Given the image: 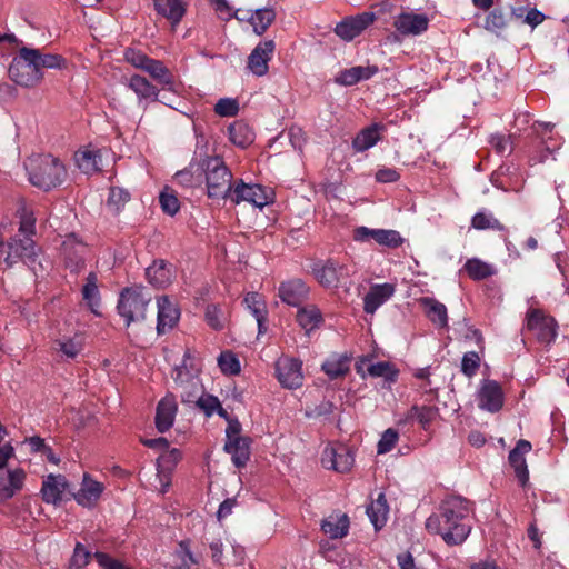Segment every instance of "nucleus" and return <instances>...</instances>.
<instances>
[{
  "label": "nucleus",
  "instance_id": "obj_1",
  "mask_svg": "<svg viewBox=\"0 0 569 569\" xmlns=\"http://www.w3.org/2000/svg\"><path fill=\"white\" fill-rule=\"evenodd\" d=\"M473 502L461 496H448L439 505L438 511L426 520L430 533L440 535L449 546L461 545L470 535Z\"/></svg>",
  "mask_w": 569,
  "mask_h": 569
},
{
  "label": "nucleus",
  "instance_id": "obj_2",
  "mask_svg": "<svg viewBox=\"0 0 569 569\" xmlns=\"http://www.w3.org/2000/svg\"><path fill=\"white\" fill-rule=\"evenodd\" d=\"M24 167L30 183L46 192L61 186L67 178L64 163L50 153L30 156Z\"/></svg>",
  "mask_w": 569,
  "mask_h": 569
},
{
  "label": "nucleus",
  "instance_id": "obj_3",
  "mask_svg": "<svg viewBox=\"0 0 569 569\" xmlns=\"http://www.w3.org/2000/svg\"><path fill=\"white\" fill-rule=\"evenodd\" d=\"M206 173L208 197L211 199H227L230 197L233 184L232 173L220 157H206L199 163Z\"/></svg>",
  "mask_w": 569,
  "mask_h": 569
},
{
  "label": "nucleus",
  "instance_id": "obj_4",
  "mask_svg": "<svg viewBox=\"0 0 569 569\" xmlns=\"http://www.w3.org/2000/svg\"><path fill=\"white\" fill-rule=\"evenodd\" d=\"M34 53L30 48H21L9 67V77L18 86L32 88L39 84L43 78L39 71Z\"/></svg>",
  "mask_w": 569,
  "mask_h": 569
},
{
  "label": "nucleus",
  "instance_id": "obj_5",
  "mask_svg": "<svg viewBox=\"0 0 569 569\" xmlns=\"http://www.w3.org/2000/svg\"><path fill=\"white\" fill-rule=\"evenodd\" d=\"M0 257L8 268L14 266L18 261L31 264L36 261V243L32 238L13 237L7 243L0 242Z\"/></svg>",
  "mask_w": 569,
  "mask_h": 569
},
{
  "label": "nucleus",
  "instance_id": "obj_6",
  "mask_svg": "<svg viewBox=\"0 0 569 569\" xmlns=\"http://www.w3.org/2000/svg\"><path fill=\"white\" fill-rule=\"evenodd\" d=\"M311 272L325 289H337L350 276L347 266L331 258L316 261L312 264Z\"/></svg>",
  "mask_w": 569,
  "mask_h": 569
},
{
  "label": "nucleus",
  "instance_id": "obj_7",
  "mask_svg": "<svg viewBox=\"0 0 569 569\" xmlns=\"http://www.w3.org/2000/svg\"><path fill=\"white\" fill-rule=\"evenodd\" d=\"M526 329L536 335L537 340L546 346L551 345L558 336V322L541 309L531 308L526 315Z\"/></svg>",
  "mask_w": 569,
  "mask_h": 569
},
{
  "label": "nucleus",
  "instance_id": "obj_8",
  "mask_svg": "<svg viewBox=\"0 0 569 569\" xmlns=\"http://www.w3.org/2000/svg\"><path fill=\"white\" fill-rule=\"evenodd\" d=\"M229 199L234 203L247 201L254 207L263 208L272 201V193L261 184H249L244 183L243 180H239L233 184Z\"/></svg>",
  "mask_w": 569,
  "mask_h": 569
},
{
  "label": "nucleus",
  "instance_id": "obj_9",
  "mask_svg": "<svg viewBox=\"0 0 569 569\" xmlns=\"http://www.w3.org/2000/svg\"><path fill=\"white\" fill-rule=\"evenodd\" d=\"M353 239L359 242H366L373 239L379 246L389 249H397L405 242V239L397 230L370 229L365 226L355 229Z\"/></svg>",
  "mask_w": 569,
  "mask_h": 569
},
{
  "label": "nucleus",
  "instance_id": "obj_10",
  "mask_svg": "<svg viewBox=\"0 0 569 569\" xmlns=\"http://www.w3.org/2000/svg\"><path fill=\"white\" fill-rule=\"evenodd\" d=\"M310 287L300 278H292L280 282L278 297L291 307H300L309 299Z\"/></svg>",
  "mask_w": 569,
  "mask_h": 569
},
{
  "label": "nucleus",
  "instance_id": "obj_11",
  "mask_svg": "<svg viewBox=\"0 0 569 569\" xmlns=\"http://www.w3.org/2000/svg\"><path fill=\"white\" fill-rule=\"evenodd\" d=\"M302 363L298 359L283 358L276 363V376L283 388L296 389L302 386Z\"/></svg>",
  "mask_w": 569,
  "mask_h": 569
},
{
  "label": "nucleus",
  "instance_id": "obj_12",
  "mask_svg": "<svg viewBox=\"0 0 569 569\" xmlns=\"http://www.w3.org/2000/svg\"><path fill=\"white\" fill-rule=\"evenodd\" d=\"M375 20L376 14L373 12L366 11L355 17L343 19L336 26L335 32L342 40L351 41L372 24Z\"/></svg>",
  "mask_w": 569,
  "mask_h": 569
},
{
  "label": "nucleus",
  "instance_id": "obj_13",
  "mask_svg": "<svg viewBox=\"0 0 569 569\" xmlns=\"http://www.w3.org/2000/svg\"><path fill=\"white\" fill-rule=\"evenodd\" d=\"M193 359V355L190 349H187L183 353V359L181 365H178L173 369L172 379L174 383L182 388V392L196 391L200 392L201 389L198 386V379L196 376V369L191 360Z\"/></svg>",
  "mask_w": 569,
  "mask_h": 569
},
{
  "label": "nucleus",
  "instance_id": "obj_14",
  "mask_svg": "<svg viewBox=\"0 0 569 569\" xmlns=\"http://www.w3.org/2000/svg\"><path fill=\"white\" fill-rule=\"evenodd\" d=\"M274 50L276 42L273 40L259 42L248 57V69L258 77L267 74L269 70L268 63L272 59Z\"/></svg>",
  "mask_w": 569,
  "mask_h": 569
},
{
  "label": "nucleus",
  "instance_id": "obj_15",
  "mask_svg": "<svg viewBox=\"0 0 569 569\" xmlns=\"http://www.w3.org/2000/svg\"><path fill=\"white\" fill-rule=\"evenodd\" d=\"M505 395L501 386L495 380H486L478 392L480 409L496 413L503 407Z\"/></svg>",
  "mask_w": 569,
  "mask_h": 569
},
{
  "label": "nucleus",
  "instance_id": "obj_16",
  "mask_svg": "<svg viewBox=\"0 0 569 569\" xmlns=\"http://www.w3.org/2000/svg\"><path fill=\"white\" fill-rule=\"evenodd\" d=\"M355 462L351 449L345 445L326 448L322 457V463L337 472H348Z\"/></svg>",
  "mask_w": 569,
  "mask_h": 569
},
{
  "label": "nucleus",
  "instance_id": "obj_17",
  "mask_svg": "<svg viewBox=\"0 0 569 569\" xmlns=\"http://www.w3.org/2000/svg\"><path fill=\"white\" fill-rule=\"evenodd\" d=\"M178 412V403L172 393H168L157 405L154 426L161 433L170 430Z\"/></svg>",
  "mask_w": 569,
  "mask_h": 569
},
{
  "label": "nucleus",
  "instance_id": "obj_18",
  "mask_svg": "<svg viewBox=\"0 0 569 569\" xmlns=\"http://www.w3.org/2000/svg\"><path fill=\"white\" fill-rule=\"evenodd\" d=\"M87 244L78 240L71 233L62 242V253L66 259V264L72 271L80 269L84 264V254L87 253Z\"/></svg>",
  "mask_w": 569,
  "mask_h": 569
},
{
  "label": "nucleus",
  "instance_id": "obj_19",
  "mask_svg": "<svg viewBox=\"0 0 569 569\" xmlns=\"http://www.w3.org/2000/svg\"><path fill=\"white\" fill-rule=\"evenodd\" d=\"M531 443L527 440H519L516 447L509 452V463L515 470V475L520 485L525 487L529 480V470L525 455L531 450Z\"/></svg>",
  "mask_w": 569,
  "mask_h": 569
},
{
  "label": "nucleus",
  "instance_id": "obj_20",
  "mask_svg": "<svg viewBox=\"0 0 569 569\" xmlns=\"http://www.w3.org/2000/svg\"><path fill=\"white\" fill-rule=\"evenodd\" d=\"M393 26L403 36H418L427 31L429 19L425 14L402 12L396 18Z\"/></svg>",
  "mask_w": 569,
  "mask_h": 569
},
{
  "label": "nucleus",
  "instance_id": "obj_21",
  "mask_svg": "<svg viewBox=\"0 0 569 569\" xmlns=\"http://www.w3.org/2000/svg\"><path fill=\"white\" fill-rule=\"evenodd\" d=\"M157 331L159 335H163L174 327L180 313L167 296H161L157 299Z\"/></svg>",
  "mask_w": 569,
  "mask_h": 569
},
{
  "label": "nucleus",
  "instance_id": "obj_22",
  "mask_svg": "<svg viewBox=\"0 0 569 569\" xmlns=\"http://www.w3.org/2000/svg\"><path fill=\"white\" fill-rule=\"evenodd\" d=\"M142 308V297L139 288H124L121 292L118 311L129 326L134 319V313Z\"/></svg>",
  "mask_w": 569,
  "mask_h": 569
},
{
  "label": "nucleus",
  "instance_id": "obj_23",
  "mask_svg": "<svg viewBox=\"0 0 569 569\" xmlns=\"http://www.w3.org/2000/svg\"><path fill=\"white\" fill-rule=\"evenodd\" d=\"M144 73H148L162 90L171 91L173 89L174 77L162 61L149 58L144 54Z\"/></svg>",
  "mask_w": 569,
  "mask_h": 569
},
{
  "label": "nucleus",
  "instance_id": "obj_24",
  "mask_svg": "<svg viewBox=\"0 0 569 569\" xmlns=\"http://www.w3.org/2000/svg\"><path fill=\"white\" fill-rule=\"evenodd\" d=\"M173 267L166 260H154L151 266L144 269V278L154 288H164L171 283L173 279Z\"/></svg>",
  "mask_w": 569,
  "mask_h": 569
},
{
  "label": "nucleus",
  "instance_id": "obj_25",
  "mask_svg": "<svg viewBox=\"0 0 569 569\" xmlns=\"http://www.w3.org/2000/svg\"><path fill=\"white\" fill-rule=\"evenodd\" d=\"M393 293L395 286L391 283L372 284L363 298L365 312L373 315Z\"/></svg>",
  "mask_w": 569,
  "mask_h": 569
},
{
  "label": "nucleus",
  "instance_id": "obj_26",
  "mask_svg": "<svg viewBox=\"0 0 569 569\" xmlns=\"http://www.w3.org/2000/svg\"><path fill=\"white\" fill-rule=\"evenodd\" d=\"M180 459L181 452L176 448L161 452L157 458V476L161 485V492H166L170 486V473Z\"/></svg>",
  "mask_w": 569,
  "mask_h": 569
},
{
  "label": "nucleus",
  "instance_id": "obj_27",
  "mask_svg": "<svg viewBox=\"0 0 569 569\" xmlns=\"http://www.w3.org/2000/svg\"><path fill=\"white\" fill-rule=\"evenodd\" d=\"M83 349V338L81 335L76 333L72 337H60L52 341L51 350L61 359L72 360Z\"/></svg>",
  "mask_w": 569,
  "mask_h": 569
},
{
  "label": "nucleus",
  "instance_id": "obj_28",
  "mask_svg": "<svg viewBox=\"0 0 569 569\" xmlns=\"http://www.w3.org/2000/svg\"><path fill=\"white\" fill-rule=\"evenodd\" d=\"M68 488V481L62 475L50 473L42 482L41 496L47 503L58 505Z\"/></svg>",
  "mask_w": 569,
  "mask_h": 569
},
{
  "label": "nucleus",
  "instance_id": "obj_29",
  "mask_svg": "<svg viewBox=\"0 0 569 569\" xmlns=\"http://www.w3.org/2000/svg\"><path fill=\"white\" fill-rule=\"evenodd\" d=\"M26 472L21 468L8 471L7 476H0V502L11 499L23 487Z\"/></svg>",
  "mask_w": 569,
  "mask_h": 569
},
{
  "label": "nucleus",
  "instance_id": "obj_30",
  "mask_svg": "<svg viewBox=\"0 0 569 569\" xmlns=\"http://www.w3.org/2000/svg\"><path fill=\"white\" fill-rule=\"evenodd\" d=\"M103 489L104 487L101 482L93 480L88 473H84L81 489L74 495V499L83 507H93Z\"/></svg>",
  "mask_w": 569,
  "mask_h": 569
},
{
  "label": "nucleus",
  "instance_id": "obj_31",
  "mask_svg": "<svg viewBox=\"0 0 569 569\" xmlns=\"http://www.w3.org/2000/svg\"><path fill=\"white\" fill-rule=\"evenodd\" d=\"M244 305L256 318L258 333L263 335L268 330V310L262 296L258 292H249L243 299Z\"/></svg>",
  "mask_w": 569,
  "mask_h": 569
},
{
  "label": "nucleus",
  "instance_id": "obj_32",
  "mask_svg": "<svg viewBox=\"0 0 569 569\" xmlns=\"http://www.w3.org/2000/svg\"><path fill=\"white\" fill-rule=\"evenodd\" d=\"M379 68L375 64L366 67L356 66L349 69L341 70L336 77V82L346 87L355 86L360 81L369 80L375 74H377Z\"/></svg>",
  "mask_w": 569,
  "mask_h": 569
},
{
  "label": "nucleus",
  "instance_id": "obj_33",
  "mask_svg": "<svg viewBox=\"0 0 569 569\" xmlns=\"http://www.w3.org/2000/svg\"><path fill=\"white\" fill-rule=\"evenodd\" d=\"M251 438L242 437L224 442V451L231 456L237 468H243L250 459Z\"/></svg>",
  "mask_w": 569,
  "mask_h": 569
},
{
  "label": "nucleus",
  "instance_id": "obj_34",
  "mask_svg": "<svg viewBox=\"0 0 569 569\" xmlns=\"http://www.w3.org/2000/svg\"><path fill=\"white\" fill-rule=\"evenodd\" d=\"M101 151L90 147L78 150L74 153L77 167L86 174H93L101 170Z\"/></svg>",
  "mask_w": 569,
  "mask_h": 569
},
{
  "label": "nucleus",
  "instance_id": "obj_35",
  "mask_svg": "<svg viewBox=\"0 0 569 569\" xmlns=\"http://www.w3.org/2000/svg\"><path fill=\"white\" fill-rule=\"evenodd\" d=\"M349 523L346 513H331L321 521V530L330 539H341L348 535Z\"/></svg>",
  "mask_w": 569,
  "mask_h": 569
},
{
  "label": "nucleus",
  "instance_id": "obj_36",
  "mask_svg": "<svg viewBox=\"0 0 569 569\" xmlns=\"http://www.w3.org/2000/svg\"><path fill=\"white\" fill-rule=\"evenodd\" d=\"M351 358L346 353H333L321 365L323 372L331 379L345 377L350 370Z\"/></svg>",
  "mask_w": 569,
  "mask_h": 569
},
{
  "label": "nucleus",
  "instance_id": "obj_37",
  "mask_svg": "<svg viewBox=\"0 0 569 569\" xmlns=\"http://www.w3.org/2000/svg\"><path fill=\"white\" fill-rule=\"evenodd\" d=\"M382 124L373 123L363 128L352 140V148L356 152H363L372 148L380 139Z\"/></svg>",
  "mask_w": 569,
  "mask_h": 569
},
{
  "label": "nucleus",
  "instance_id": "obj_38",
  "mask_svg": "<svg viewBox=\"0 0 569 569\" xmlns=\"http://www.w3.org/2000/svg\"><path fill=\"white\" fill-rule=\"evenodd\" d=\"M156 11L177 26L186 13L181 0H153Z\"/></svg>",
  "mask_w": 569,
  "mask_h": 569
},
{
  "label": "nucleus",
  "instance_id": "obj_39",
  "mask_svg": "<svg viewBox=\"0 0 569 569\" xmlns=\"http://www.w3.org/2000/svg\"><path fill=\"white\" fill-rule=\"evenodd\" d=\"M428 319L439 328L448 327L447 308L443 303L435 298L425 297L421 299Z\"/></svg>",
  "mask_w": 569,
  "mask_h": 569
},
{
  "label": "nucleus",
  "instance_id": "obj_40",
  "mask_svg": "<svg viewBox=\"0 0 569 569\" xmlns=\"http://www.w3.org/2000/svg\"><path fill=\"white\" fill-rule=\"evenodd\" d=\"M388 512L389 506L382 492L367 508V515L376 530H380L386 525Z\"/></svg>",
  "mask_w": 569,
  "mask_h": 569
},
{
  "label": "nucleus",
  "instance_id": "obj_41",
  "mask_svg": "<svg viewBox=\"0 0 569 569\" xmlns=\"http://www.w3.org/2000/svg\"><path fill=\"white\" fill-rule=\"evenodd\" d=\"M198 395L196 391H186L181 393V400L184 403H196L207 417L212 416L219 407V399L212 395Z\"/></svg>",
  "mask_w": 569,
  "mask_h": 569
},
{
  "label": "nucleus",
  "instance_id": "obj_42",
  "mask_svg": "<svg viewBox=\"0 0 569 569\" xmlns=\"http://www.w3.org/2000/svg\"><path fill=\"white\" fill-rule=\"evenodd\" d=\"M296 318L299 326L306 331H311L323 322L322 313L315 305L300 308Z\"/></svg>",
  "mask_w": 569,
  "mask_h": 569
},
{
  "label": "nucleus",
  "instance_id": "obj_43",
  "mask_svg": "<svg viewBox=\"0 0 569 569\" xmlns=\"http://www.w3.org/2000/svg\"><path fill=\"white\" fill-rule=\"evenodd\" d=\"M228 130L231 142L238 147L246 148L253 142L254 134L251 128L242 121L234 122Z\"/></svg>",
  "mask_w": 569,
  "mask_h": 569
},
{
  "label": "nucleus",
  "instance_id": "obj_44",
  "mask_svg": "<svg viewBox=\"0 0 569 569\" xmlns=\"http://www.w3.org/2000/svg\"><path fill=\"white\" fill-rule=\"evenodd\" d=\"M276 11L272 8L257 9L249 19V22L253 27V31L261 36L276 20Z\"/></svg>",
  "mask_w": 569,
  "mask_h": 569
},
{
  "label": "nucleus",
  "instance_id": "obj_45",
  "mask_svg": "<svg viewBox=\"0 0 569 569\" xmlns=\"http://www.w3.org/2000/svg\"><path fill=\"white\" fill-rule=\"evenodd\" d=\"M174 563L171 569H191L192 565L198 563V559L190 550V541L181 540L174 551Z\"/></svg>",
  "mask_w": 569,
  "mask_h": 569
},
{
  "label": "nucleus",
  "instance_id": "obj_46",
  "mask_svg": "<svg viewBox=\"0 0 569 569\" xmlns=\"http://www.w3.org/2000/svg\"><path fill=\"white\" fill-rule=\"evenodd\" d=\"M465 270L472 280H483L495 273V269L489 263L477 259H468L465 263Z\"/></svg>",
  "mask_w": 569,
  "mask_h": 569
},
{
  "label": "nucleus",
  "instance_id": "obj_47",
  "mask_svg": "<svg viewBox=\"0 0 569 569\" xmlns=\"http://www.w3.org/2000/svg\"><path fill=\"white\" fill-rule=\"evenodd\" d=\"M471 227L476 230H496L505 231L506 227L491 212L486 210L478 211L471 219Z\"/></svg>",
  "mask_w": 569,
  "mask_h": 569
},
{
  "label": "nucleus",
  "instance_id": "obj_48",
  "mask_svg": "<svg viewBox=\"0 0 569 569\" xmlns=\"http://www.w3.org/2000/svg\"><path fill=\"white\" fill-rule=\"evenodd\" d=\"M130 200V193L122 188H110L106 208L111 214H118L121 208Z\"/></svg>",
  "mask_w": 569,
  "mask_h": 569
},
{
  "label": "nucleus",
  "instance_id": "obj_49",
  "mask_svg": "<svg viewBox=\"0 0 569 569\" xmlns=\"http://www.w3.org/2000/svg\"><path fill=\"white\" fill-rule=\"evenodd\" d=\"M31 51L34 53L33 58L39 71H41L42 68L61 69L66 64V59L60 54L41 53L38 49H31Z\"/></svg>",
  "mask_w": 569,
  "mask_h": 569
},
{
  "label": "nucleus",
  "instance_id": "obj_50",
  "mask_svg": "<svg viewBox=\"0 0 569 569\" xmlns=\"http://www.w3.org/2000/svg\"><path fill=\"white\" fill-rule=\"evenodd\" d=\"M438 416V409L431 406H413L409 417L418 420L419 425L427 430Z\"/></svg>",
  "mask_w": 569,
  "mask_h": 569
},
{
  "label": "nucleus",
  "instance_id": "obj_51",
  "mask_svg": "<svg viewBox=\"0 0 569 569\" xmlns=\"http://www.w3.org/2000/svg\"><path fill=\"white\" fill-rule=\"evenodd\" d=\"M82 296L91 310L94 313H98L96 307L99 306V290L97 286V276L92 272L87 277V283L82 288Z\"/></svg>",
  "mask_w": 569,
  "mask_h": 569
},
{
  "label": "nucleus",
  "instance_id": "obj_52",
  "mask_svg": "<svg viewBox=\"0 0 569 569\" xmlns=\"http://www.w3.org/2000/svg\"><path fill=\"white\" fill-rule=\"evenodd\" d=\"M18 214L20 218L18 237L32 238V236L36 233V218L33 217V213L26 207H22L18 210Z\"/></svg>",
  "mask_w": 569,
  "mask_h": 569
},
{
  "label": "nucleus",
  "instance_id": "obj_53",
  "mask_svg": "<svg viewBox=\"0 0 569 569\" xmlns=\"http://www.w3.org/2000/svg\"><path fill=\"white\" fill-rule=\"evenodd\" d=\"M507 27V18L501 9H493L488 13L485 20V28L496 34Z\"/></svg>",
  "mask_w": 569,
  "mask_h": 569
},
{
  "label": "nucleus",
  "instance_id": "obj_54",
  "mask_svg": "<svg viewBox=\"0 0 569 569\" xmlns=\"http://www.w3.org/2000/svg\"><path fill=\"white\" fill-rule=\"evenodd\" d=\"M218 365L226 375H238L241 370L239 359L231 351H222L218 358Z\"/></svg>",
  "mask_w": 569,
  "mask_h": 569
},
{
  "label": "nucleus",
  "instance_id": "obj_55",
  "mask_svg": "<svg viewBox=\"0 0 569 569\" xmlns=\"http://www.w3.org/2000/svg\"><path fill=\"white\" fill-rule=\"evenodd\" d=\"M368 373L371 377H383L387 381L390 382H395L398 376V371L395 370L387 361H379L370 365L368 368Z\"/></svg>",
  "mask_w": 569,
  "mask_h": 569
},
{
  "label": "nucleus",
  "instance_id": "obj_56",
  "mask_svg": "<svg viewBox=\"0 0 569 569\" xmlns=\"http://www.w3.org/2000/svg\"><path fill=\"white\" fill-rule=\"evenodd\" d=\"M159 202L163 212L174 216L180 209V202L172 190L166 188L159 196Z\"/></svg>",
  "mask_w": 569,
  "mask_h": 569
},
{
  "label": "nucleus",
  "instance_id": "obj_57",
  "mask_svg": "<svg viewBox=\"0 0 569 569\" xmlns=\"http://www.w3.org/2000/svg\"><path fill=\"white\" fill-rule=\"evenodd\" d=\"M206 321L214 330H221L224 327V315L218 305L207 306Z\"/></svg>",
  "mask_w": 569,
  "mask_h": 569
},
{
  "label": "nucleus",
  "instance_id": "obj_58",
  "mask_svg": "<svg viewBox=\"0 0 569 569\" xmlns=\"http://www.w3.org/2000/svg\"><path fill=\"white\" fill-rule=\"evenodd\" d=\"M398 439H399V435H398L397 430H395L392 428L387 429L382 433V436L377 445V452L379 455H383V453L391 451L395 448L396 443L398 442Z\"/></svg>",
  "mask_w": 569,
  "mask_h": 569
},
{
  "label": "nucleus",
  "instance_id": "obj_59",
  "mask_svg": "<svg viewBox=\"0 0 569 569\" xmlns=\"http://www.w3.org/2000/svg\"><path fill=\"white\" fill-rule=\"evenodd\" d=\"M91 553L81 543H77L69 563V568L81 569L89 563Z\"/></svg>",
  "mask_w": 569,
  "mask_h": 569
},
{
  "label": "nucleus",
  "instance_id": "obj_60",
  "mask_svg": "<svg viewBox=\"0 0 569 569\" xmlns=\"http://www.w3.org/2000/svg\"><path fill=\"white\" fill-rule=\"evenodd\" d=\"M239 111L237 100L230 98L219 99L214 106V112L221 117H234Z\"/></svg>",
  "mask_w": 569,
  "mask_h": 569
},
{
  "label": "nucleus",
  "instance_id": "obj_61",
  "mask_svg": "<svg viewBox=\"0 0 569 569\" xmlns=\"http://www.w3.org/2000/svg\"><path fill=\"white\" fill-rule=\"evenodd\" d=\"M480 366V357L477 352L470 351L463 355L461 361V371L467 377L476 375Z\"/></svg>",
  "mask_w": 569,
  "mask_h": 569
},
{
  "label": "nucleus",
  "instance_id": "obj_62",
  "mask_svg": "<svg viewBox=\"0 0 569 569\" xmlns=\"http://www.w3.org/2000/svg\"><path fill=\"white\" fill-rule=\"evenodd\" d=\"M336 409L333 402L329 400H322L320 403L315 405L313 407H308L306 410V416L309 418H320L331 415Z\"/></svg>",
  "mask_w": 569,
  "mask_h": 569
},
{
  "label": "nucleus",
  "instance_id": "obj_63",
  "mask_svg": "<svg viewBox=\"0 0 569 569\" xmlns=\"http://www.w3.org/2000/svg\"><path fill=\"white\" fill-rule=\"evenodd\" d=\"M94 559L103 569H129L121 561L113 559L104 552H96Z\"/></svg>",
  "mask_w": 569,
  "mask_h": 569
},
{
  "label": "nucleus",
  "instance_id": "obj_64",
  "mask_svg": "<svg viewBox=\"0 0 569 569\" xmlns=\"http://www.w3.org/2000/svg\"><path fill=\"white\" fill-rule=\"evenodd\" d=\"M510 136L496 133L491 134L489 142L498 153L502 154L510 146Z\"/></svg>",
  "mask_w": 569,
  "mask_h": 569
}]
</instances>
